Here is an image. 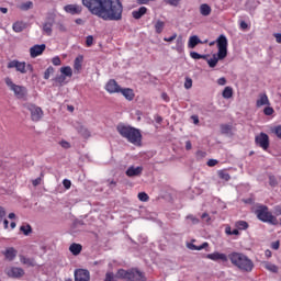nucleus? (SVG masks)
Here are the masks:
<instances>
[{
  "mask_svg": "<svg viewBox=\"0 0 281 281\" xmlns=\"http://www.w3.org/2000/svg\"><path fill=\"white\" fill-rule=\"evenodd\" d=\"M82 5L103 21H122L124 5L120 0H81Z\"/></svg>",
  "mask_w": 281,
  "mask_h": 281,
  "instance_id": "f257e3e1",
  "label": "nucleus"
},
{
  "mask_svg": "<svg viewBox=\"0 0 281 281\" xmlns=\"http://www.w3.org/2000/svg\"><path fill=\"white\" fill-rule=\"evenodd\" d=\"M228 259L239 271H244L245 273H251V271H254V261L245 254L232 252L228 255Z\"/></svg>",
  "mask_w": 281,
  "mask_h": 281,
  "instance_id": "f03ea898",
  "label": "nucleus"
},
{
  "mask_svg": "<svg viewBox=\"0 0 281 281\" xmlns=\"http://www.w3.org/2000/svg\"><path fill=\"white\" fill-rule=\"evenodd\" d=\"M217 43V55L214 54L212 58L206 57V63L209 67L214 68L218 65V60H225L227 58V37L225 35H220L216 40Z\"/></svg>",
  "mask_w": 281,
  "mask_h": 281,
  "instance_id": "7ed1b4c3",
  "label": "nucleus"
},
{
  "mask_svg": "<svg viewBox=\"0 0 281 281\" xmlns=\"http://www.w3.org/2000/svg\"><path fill=\"white\" fill-rule=\"evenodd\" d=\"M117 133L124 139H127L130 144H134V146H142V132L135 127L128 125H117Z\"/></svg>",
  "mask_w": 281,
  "mask_h": 281,
  "instance_id": "20e7f679",
  "label": "nucleus"
},
{
  "mask_svg": "<svg viewBox=\"0 0 281 281\" xmlns=\"http://www.w3.org/2000/svg\"><path fill=\"white\" fill-rule=\"evenodd\" d=\"M116 278L126 281H146V276L137 268H132L130 270L119 269Z\"/></svg>",
  "mask_w": 281,
  "mask_h": 281,
  "instance_id": "39448f33",
  "label": "nucleus"
},
{
  "mask_svg": "<svg viewBox=\"0 0 281 281\" xmlns=\"http://www.w3.org/2000/svg\"><path fill=\"white\" fill-rule=\"evenodd\" d=\"M256 215L259 221L263 223H270L271 225H278V218L269 212V207L266 205H259L256 210Z\"/></svg>",
  "mask_w": 281,
  "mask_h": 281,
  "instance_id": "423d86ee",
  "label": "nucleus"
},
{
  "mask_svg": "<svg viewBox=\"0 0 281 281\" xmlns=\"http://www.w3.org/2000/svg\"><path fill=\"white\" fill-rule=\"evenodd\" d=\"M8 69H15L20 74H27V71H34V67L31 64H25V61H19L16 59L11 60L7 65Z\"/></svg>",
  "mask_w": 281,
  "mask_h": 281,
  "instance_id": "0eeeda50",
  "label": "nucleus"
},
{
  "mask_svg": "<svg viewBox=\"0 0 281 281\" xmlns=\"http://www.w3.org/2000/svg\"><path fill=\"white\" fill-rule=\"evenodd\" d=\"M5 85L10 88L11 91L14 92L15 98H18L19 100H23V98L27 95V89L23 86H18L12 81V79L7 78Z\"/></svg>",
  "mask_w": 281,
  "mask_h": 281,
  "instance_id": "6e6552de",
  "label": "nucleus"
},
{
  "mask_svg": "<svg viewBox=\"0 0 281 281\" xmlns=\"http://www.w3.org/2000/svg\"><path fill=\"white\" fill-rule=\"evenodd\" d=\"M25 109L31 113V120L33 122H40L41 117H43V110L35 104L27 103L25 104Z\"/></svg>",
  "mask_w": 281,
  "mask_h": 281,
  "instance_id": "1a4fd4ad",
  "label": "nucleus"
},
{
  "mask_svg": "<svg viewBox=\"0 0 281 281\" xmlns=\"http://www.w3.org/2000/svg\"><path fill=\"white\" fill-rule=\"evenodd\" d=\"M55 22H56V15L54 13L48 14L45 23L43 24V32H45L47 36H52V32H53L52 27H54Z\"/></svg>",
  "mask_w": 281,
  "mask_h": 281,
  "instance_id": "9d476101",
  "label": "nucleus"
},
{
  "mask_svg": "<svg viewBox=\"0 0 281 281\" xmlns=\"http://www.w3.org/2000/svg\"><path fill=\"white\" fill-rule=\"evenodd\" d=\"M255 142L260 148L263 150H268L269 148V135L266 133H260L258 136H256Z\"/></svg>",
  "mask_w": 281,
  "mask_h": 281,
  "instance_id": "9b49d317",
  "label": "nucleus"
},
{
  "mask_svg": "<svg viewBox=\"0 0 281 281\" xmlns=\"http://www.w3.org/2000/svg\"><path fill=\"white\" fill-rule=\"evenodd\" d=\"M7 276H9V278H23L25 276V270L19 267H11L7 270Z\"/></svg>",
  "mask_w": 281,
  "mask_h": 281,
  "instance_id": "f8f14e48",
  "label": "nucleus"
},
{
  "mask_svg": "<svg viewBox=\"0 0 281 281\" xmlns=\"http://www.w3.org/2000/svg\"><path fill=\"white\" fill-rule=\"evenodd\" d=\"M90 279L89 270L78 269L75 271V281H89Z\"/></svg>",
  "mask_w": 281,
  "mask_h": 281,
  "instance_id": "ddd939ff",
  "label": "nucleus"
},
{
  "mask_svg": "<svg viewBox=\"0 0 281 281\" xmlns=\"http://www.w3.org/2000/svg\"><path fill=\"white\" fill-rule=\"evenodd\" d=\"M121 89L122 88L120 87V85H117V81H115V79L109 80L105 85V91H108V93H120Z\"/></svg>",
  "mask_w": 281,
  "mask_h": 281,
  "instance_id": "4468645a",
  "label": "nucleus"
},
{
  "mask_svg": "<svg viewBox=\"0 0 281 281\" xmlns=\"http://www.w3.org/2000/svg\"><path fill=\"white\" fill-rule=\"evenodd\" d=\"M64 10L67 14H82V7L79 4H67L64 7Z\"/></svg>",
  "mask_w": 281,
  "mask_h": 281,
  "instance_id": "2eb2a0df",
  "label": "nucleus"
},
{
  "mask_svg": "<svg viewBox=\"0 0 281 281\" xmlns=\"http://www.w3.org/2000/svg\"><path fill=\"white\" fill-rule=\"evenodd\" d=\"M2 254L5 260H8L9 262H12V260L16 258V255L19 254V251L14 247H9V248H5V250Z\"/></svg>",
  "mask_w": 281,
  "mask_h": 281,
  "instance_id": "dca6fc26",
  "label": "nucleus"
},
{
  "mask_svg": "<svg viewBox=\"0 0 281 281\" xmlns=\"http://www.w3.org/2000/svg\"><path fill=\"white\" fill-rule=\"evenodd\" d=\"M45 44L42 45H34L30 48L31 58H36L37 56H41L45 52Z\"/></svg>",
  "mask_w": 281,
  "mask_h": 281,
  "instance_id": "f3484780",
  "label": "nucleus"
},
{
  "mask_svg": "<svg viewBox=\"0 0 281 281\" xmlns=\"http://www.w3.org/2000/svg\"><path fill=\"white\" fill-rule=\"evenodd\" d=\"M142 172H144V167L131 166L126 170L125 175L127 177H139L142 175Z\"/></svg>",
  "mask_w": 281,
  "mask_h": 281,
  "instance_id": "a211bd4d",
  "label": "nucleus"
},
{
  "mask_svg": "<svg viewBox=\"0 0 281 281\" xmlns=\"http://www.w3.org/2000/svg\"><path fill=\"white\" fill-rule=\"evenodd\" d=\"M206 258L209 260H214L215 262L218 260H222V262H227V255L221 252L209 254Z\"/></svg>",
  "mask_w": 281,
  "mask_h": 281,
  "instance_id": "6ab92c4d",
  "label": "nucleus"
},
{
  "mask_svg": "<svg viewBox=\"0 0 281 281\" xmlns=\"http://www.w3.org/2000/svg\"><path fill=\"white\" fill-rule=\"evenodd\" d=\"M222 135H227L228 137H232L234 135V126L229 124H222L220 126Z\"/></svg>",
  "mask_w": 281,
  "mask_h": 281,
  "instance_id": "aec40b11",
  "label": "nucleus"
},
{
  "mask_svg": "<svg viewBox=\"0 0 281 281\" xmlns=\"http://www.w3.org/2000/svg\"><path fill=\"white\" fill-rule=\"evenodd\" d=\"M269 97H267L266 93H260L259 94V99L256 102V106L260 108V106H269Z\"/></svg>",
  "mask_w": 281,
  "mask_h": 281,
  "instance_id": "412c9836",
  "label": "nucleus"
},
{
  "mask_svg": "<svg viewBox=\"0 0 281 281\" xmlns=\"http://www.w3.org/2000/svg\"><path fill=\"white\" fill-rule=\"evenodd\" d=\"M75 128L80 135H82V137L87 138L91 135L89 133V130H87V127H85V125H82L81 123H76Z\"/></svg>",
  "mask_w": 281,
  "mask_h": 281,
  "instance_id": "4be33fe9",
  "label": "nucleus"
},
{
  "mask_svg": "<svg viewBox=\"0 0 281 281\" xmlns=\"http://www.w3.org/2000/svg\"><path fill=\"white\" fill-rule=\"evenodd\" d=\"M203 42L201 41V38H199V36L193 35L191 37H189V42H188V47L189 49H194V47H196V45H201Z\"/></svg>",
  "mask_w": 281,
  "mask_h": 281,
  "instance_id": "5701e85b",
  "label": "nucleus"
},
{
  "mask_svg": "<svg viewBox=\"0 0 281 281\" xmlns=\"http://www.w3.org/2000/svg\"><path fill=\"white\" fill-rule=\"evenodd\" d=\"M183 36H178L176 40V46H172V49H175L176 52H178V54H183Z\"/></svg>",
  "mask_w": 281,
  "mask_h": 281,
  "instance_id": "b1692460",
  "label": "nucleus"
},
{
  "mask_svg": "<svg viewBox=\"0 0 281 281\" xmlns=\"http://www.w3.org/2000/svg\"><path fill=\"white\" fill-rule=\"evenodd\" d=\"M69 251L72 256H80L82 252V245L74 243L69 246Z\"/></svg>",
  "mask_w": 281,
  "mask_h": 281,
  "instance_id": "393cba45",
  "label": "nucleus"
},
{
  "mask_svg": "<svg viewBox=\"0 0 281 281\" xmlns=\"http://www.w3.org/2000/svg\"><path fill=\"white\" fill-rule=\"evenodd\" d=\"M188 249H191V251H201L202 249H205L206 247H210V244L207 241H204L201 246H196L192 243L187 244Z\"/></svg>",
  "mask_w": 281,
  "mask_h": 281,
  "instance_id": "a878e982",
  "label": "nucleus"
},
{
  "mask_svg": "<svg viewBox=\"0 0 281 281\" xmlns=\"http://www.w3.org/2000/svg\"><path fill=\"white\" fill-rule=\"evenodd\" d=\"M146 12H148V9L146 7H140L138 10L132 12V16H134V19H142Z\"/></svg>",
  "mask_w": 281,
  "mask_h": 281,
  "instance_id": "bb28decb",
  "label": "nucleus"
},
{
  "mask_svg": "<svg viewBox=\"0 0 281 281\" xmlns=\"http://www.w3.org/2000/svg\"><path fill=\"white\" fill-rule=\"evenodd\" d=\"M200 13L202 14V16H210V14H212V7H210L207 3L201 4Z\"/></svg>",
  "mask_w": 281,
  "mask_h": 281,
  "instance_id": "cd10ccee",
  "label": "nucleus"
},
{
  "mask_svg": "<svg viewBox=\"0 0 281 281\" xmlns=\"http://www.w3.org/2000/svg\"><path fill=\"white\" fill-rule=\"evenodd\" d=\"M20 262H22V265H26V267H36V261L25 256H20Z\"/></svg>",
  "mask_w": 281,
  "mask_h": 281,
  "instance_id": "c85d7f7f",
  "label": "nucleus"
},
{
  "mask_svg": "<svg viewBox=\"0 0 281 281\" xmlns=\"http://www.w3.org/2000/svg\"><path fill=\"white\" fill-rule=\"evenodd\" d=\"M120 93H122V95H124L126 100H133L135 98V93L130 88H125V89L121 88Z\"/></svg>",
  "mask_w": 281,
  "mask_h": 281,
  "instance_id": "c756f323",
  "label": "nucleus"
},
{
  "mask_svg": "<svg viewBox=\"0 0 281 281\" xmlns=\"http://www.w3.org/2000/svg\"><path fill=\"white\" fill-rule=\"evenodd\" d=\"M13 32H23V30H25V27H27V23L23 22V21H18L15 23H13Z\"/></svg>",
  "mask_w": 281,
  "mask_h": 281,
  "instance_id": "7c9ffc66",
  "label": "nucleus"
},
{
  "mask_svg": "<svg viewBox=\"0 0 281 281\" xmlns=\"http://www.w3.org/2000/svg\"><path fill=\"white\" fill-rule=\"evenodd\" d=\"M262 266H263V269H267V271H270L271 273H278V271H279L278 266H276L269 261H265L262 263Z\"/></svg>",
  "mask_w": 281,
  "mask_h": 281,
  "instance_id": "2f4dec72",
  "label": "nucleus"
},
{
  "mask_svg": "<svg viewBox=\"0 0 281 281\" xmlns=\"http://www.w3.org/2000/svg\"><path fill=\"white\" fill-rule=\"evenodd\" d=\"M85 60V57L82 55H79L76 57L75 63H74V69L75 71H80L82 69V61Z\"/></svg>",
  "mask_w": 281,
  "mask_h": 281,
  "instance_id": "473e14b6",
  "label": "nucleus"
},
{
  "mask_svg": "<svg viewBox=\"0 0 281 281\" xmlns=\"http://www.w3.org/2000/svg\"><path fill=\"white\" fill-rule=\"evenodd\" d=\"M60 74L61 76H65V78H71V76H74V70L71 67L66 66L60 68Z\"/></svg>",
  "mask_w": 281,
  "mask_h": 281,
  "instance_id": "72a5a7b5",
  "label": "nucleus"
},
{
  "mask_svg": "<svg viewBox=\"0 0 281 281\" xmlns=\"http://www.w3.org/2000/svg\"><path fill=\"white\" fill-rule=\"evenodd\" d=\"M164 27H166V22L158 20L155 23V32L156 34H161V32H164Z\"/></svg>",
  "mask_w": 281,
  "mask_h": 281,
  "instance_id": "f704fd0d",
  "label": "nucleus"
},
{
  "mask_svg": "<svg viewBox=\"0 0 281 281\" xmlns=\"http://www.w3.org/2000/svg\"><path fill=\"white\" fill-rule=\"evenodd\" d=\"M222 95L225 100H229V98H233L234 95V89L232 87H226L222 92Z\"/></svg>",
  "mask_w": 281,
  "mask_h": 281,
  "instance_id": "c9c22d12",
  "label": "nucleus"
},
{
  "mask_svg": "<svg viewBox=\"0 0 281 281\" xmlns=\"http://www.w3.org/2000/svg\"><path fill=\"white\" fill-rule=\"evenodd\" d=\"M190 56L191 58H193V60H201V59L207 60V58H210V55H201L196 52H191Z\"/></svg>",
  "mask_w": 281,
  "mask_h": 281,
  "instance_id": "e433bc0d",
  "label": "nucleus"
},
{
  "mask_svg": "<svg viewBox=\"0 0 281 281\" xmlns=\"http://www.w3.org/2000/svg\"><path fill=\"white\" fill-rule=\"evenodd\" d=\"M66 80H67V77H65L64 75H59L54 78V82H56L57 85H60V87H63V85H67Z\"/></svg>",
  "mask_w": 281,
  "mask_h": 281,
  "instance_id": "4c0bfd02",
  "label": "nucleus"
},
{
  "mask_svg": "<svg viewBox=\"0 0 281 281\" xmlns=\"http://www.w3.org/2000/svg\"><path fill=\"white\" fill-rule=\"evenodd\" d=\"M20 232H22L24 236H30V234H32V226H30V224L22 225Z\"/></svg>",
  "mask_w": 281,
  "mask_h": 281,
  "instance_id": "58836bf2",
  "label": "nucleus"
},
{
  "mask_svg": "<svg viewBox=\"0 0 281 281\" xmlns=\"http://www.w3.org/2000/svg\"><path fill=\"white\" fill-rule=\"evenodd\" d=\"M278 183H280V178L276 176H269V186H271V188H276Z\"/></svg>",
  "mask_w": 281,
  "mask_h": 281,
  "instance_id": "ea45409f",
  "label": "nucleus"
},
{
  "mask_svg": "<svg viewBox=\"0 0 281 281\" xmlns=\"http://www.w3.org/2000/svg\"><path fill=\"white\" fill-rule=\"evenodd\" d=\"M225 234H227V236H238L240 232H238V229L232 231V226H226Z\"/></svg>",
  "mask_w": 281,
  "mask_h": 281,
  "instance_id": "a19ab883",
  "label": "nucleus"
},
{
  "mask_svg": "<svg viewBox=\"0 0 281 281\" xmlns=\"http://www.w3.org/2000/svg\"><path fill=\"white\" fill-rule=\"evenodd\" d=\"M220 179H223L224 181H229V179H232V177L229 176V173H227L225 170H220L217 172Z\"/></svg>",
  "mask_w": 281,
  "mask_h": 281,
  "instance_id": "79ce46f5",
  "label": "nucleus"
},
{
  "mask_svg": "<svg viewBox=\"0 0 281 281\" xmlns=\"http://www.w3.org/2000/svg\"><path fill=\"white\" fill-rule=\"evenodd\" d=\"M32 8H34V3L32 1L24 2L20 5V10L24 11L32 10Z\"/></svg>",
  "mask_w": 281,
  "mask_h": 281,
  "instance_id": "37998d69",
  "label": "nucleus"
},
{
  "mask_svg": "<svg viewBox=\"0 0 281 281\" xmlns=\"http://www.w3.org/2000/svg\"><path fill=\"white\" fill-rule=\"evenodd\" d=\"M121 280L117 274H113V272H108L105 274V280L104 281H117Z\"/></svg>",
  "mask_w": 281,
  "mask_h": 281,
  "instance_id": "c03bdc74",
  "label": "nucleus"
},
{
  "mask_svg": "<svg viewBox=\"0 0 281 281\" xmlns=\"http://www.w3.org/2000/svg\"><path fill=\"white\" fill-rule=\"evenodd\" d=\"M236 227L237 229H247V227H249V224H247V222L245 221H238L236 222Z\"/></svg>",
  "mask_w": 281,
  "mask_h": 281,
  "instance_id": "a18cd8bd",
  "label": "nucleus"
},
{
  "mask_svg": "<svg viewBox=\"0 0 281 281\" xmlns=\"http://www.w3.org/2000/svg\"><path fill=\"white\" fill-rule=\"evenodd\" d=\"M52 74H54V67L49 66L44 72V80H49Z\"/></svg>",
  "mask_w": 281,
  "mask_h": 281,
  "instance_id": "49530a36",
  "label": "nucleus"
},
{
  "mask_svg": "<svg viewBox=\"0 0 281 281\" xmlns=\"http://www.w3.org/2000/svg\"><path fill=\"white\" fill-rule=\"evenodd\" d=\"M187 221H189L191 225H199L200 223L199 218L194 217V215H188Z\"/></svg>",
  "mask_w": 281,
  "mask_h": 281,
  "instance_id": "de8ad7c7",
  "label": "nucleus"
},
{
  "mask_svg": "<svg viewBox=\"0 0 281 281\" xmlns=\"http://www.w3.org/2000/svg\"><path fill=\"white\" fill-rule=\"evenodd\" d=\"M165 3H168V5H173V8H177L179 3H181V0H164Z\"/></svg>",
  "mask_w": 281,
  "mask_h": 281,
  "instance_id": "09e8293b",
  "label": "nucleus"
},
{
  "mask_svg": "<svg viewBox=\"0 0 281 281\" xmlns=\"http://www.w3.org/2000/svg\"><path fill=\"white\" fill-rule=\"evenodd\" d=\"M184 89H192V78H190V77L186 78Z\"/></svg>",
  "mask_w": 281,
  "mask_h": 281,
  "instance_id": "8fccbe9b",
  "label": "nucleus"
},
{
  "mask_svg": "<svg viewBox=\"0 0 281 281\" xmlns=\"http://www.w3.org/2000/svg\"><path fill=\"white\" fill-rule=\"evenodd\" d=\"M272 133H274V135H277V137H279V139H281V125L276 126L272 130Z\"/></svg>",
  "mask_w": 281,
  "mask_h": 281,
  "instance_id": "3c124183",
  "label": "nucleus"
},
{
  "mask_svg": "<svg viewBox=\"0 0 281 281\" xmlns=\"http://www.w3.org/2000/svg\"><path fill=\"white\" fill-rule=\"evenodd\" d=\"M177 33H173L170 37H164L165 43H172V41H177Z\"/></svg>",
  "mask_w": 281,
  "mask_h": 281,
  "instance_id": "603ef678",
  "label": "nucleus"
},
{
  "mask_svg": "<svg viewBox=\"0 0 281 281\" xmlns=\"http://www.w3.org/2000/svg\"><path fill=\"white\" fill-rule=\"evenodd\" d=\"M139 201L146 202L148 201L149 196L146 194V192L138 193Z\"/></svg>",
  "mask_w": 281,
  "mask_h": 281,
  "instance_id": "864d4df0",
  "label": "nucleus"
},
{
  "mask_svg": "<svg viewBox=\"0 0 281 281\" xmlns=\"http://www.w3.org/2000/svg\"><path fill=\"white\" fill-rule=\"evenodd\" d=\"M86 45H87V47H91V45H93V36L92 35L87 36Z\"/></svg>",
  "mask_w": 281,
  "mask_h": 281,
  "instance_id": "5fc2aeb1",
  "label": "nucleus"
},
{
  "mask_svg": "<svg viewBox=\"0 0 281 281\" xmlns=\"http://www.w3.org/2000/svg\"><path fill=\"white\" fill-rule=\"evenodd\" d=\"M273 112H274L273 108H271V106H267L263 110L265 115H273Z\"/></svg>",
  "mask_w": 281,
  "mask_h": 281,
  "instance_id": "6e6d98bb",
  "label": "nucleus"
},
{
  "mask_svg": "<svg viewBox=\"0 0 281 281\" xmlns=\"http://www.w3.org/2000/svg\"><path fill=\"white\" fill-rule=\"evenodd\" d=\"M59 144L61 148H66V149L71 148V144H69V142L67 140H61Z\"/></svg>",
  "mask_w": 281,
  "mask_h": 281,
  "instance_id": "4d7b16f0",
  "label": "nucleus"
},
{
  "mask_svg": "<svg viewBox=\"0 0 281 281\" xmlns=\"http://www.w3.org/2000/svg\"><path fill=\"white\" fill-rule=\"evenodd\" d=\"M273 211H274V214H276L277 216H281V204L276 205V206L273 207Z\"/></svg>",
  "mask_w": 281,
  "mask_h": 281,
  "instance_id": "13d9d810",
  "label": "nucleus"
},
{
  "mask_svg": "<svg viewBox=\"0 0 281 281\" xmlns=\"http://www.w3.org/2000/svg\"><path fill=\"white\" fill-rule=\"evenodd\" d=\"M52 63H53V65H55V67H59V65L61 64L60 57H54L52 59Z\"/></svg>",
  "mask_w": 281,
  "mask_h": 281,
  "instance_id": "bf43d9fd",
  "label": "nucleus"
},
{
  "mask_svg": "<svg viewBox=\"0 0 281 281\" xmlns=\"http://www.w3.org/2000/svg\"><path fill=\"white\" fill-rule=\"evenodd\" d=\"M63 186H64V188H66V190H69V188H71V181L68 179H65L63 181Z\"/></svg>",
  "mask_w": 281,
  "mask_h": 281,
  "instance_id": "052dcab7",
  "label": "nucleus"
},
{
  "mask_svg": "<svg viewBox=\"0 0 281 281\" xmlns=\"http://www.w3.org/2000/svg\"><path fill=\"white\" fill-rule=\"evenodd\" d=\"M216 164H218V160H216V159H210V160L207 161V166H209L210 168H214V166H216Z\"/></svg>",
  "mask_w": 281,
  "mask_h": 281,
  "instance_id": "680f3d73",
  "label": "nucleus"
},
{
  "mask_svg": "<svg viewBox=\"0 0 281 281\" xmlns=\"http://www.w3.org/2000/svg\"><path fill=\"white\" fill-rule=\"evenodd\" d=\"M201 218H202V221H205V223H210V221H211L210 214H207V213H203Z\"/></svg>",
  "mask_w": 281,
  "mask_h": 281,
  "instance_id": "e2e57ef3",
  "label": "nucleus"
},
{
  "mask_svg": "<svg viewBox=\"0 0 281 281\" xmlns=\"http://www.w3.org/2000/svg\"><path fill=\"white\" fill-rule=\"evenodd\" d=\"M217 85H220L221 87H224V85H227V79H225V77H222L217 80Z\"/></svg>",
  "mask_w": 281,
  "mask_h": 281,
  "instance_id": "0e129e2a",
  "label": "nucleus"
},
{
  "mask_svg": "<svg viewBox=\"0 0 281 281\" xmlns=\"http://www.w3.org/2000/svg\"><path fill=\"white\" fill-rule=\"evenodd\" d=\"M3 218H5V209L0 206V223H1V221H3Z\"/></svg>",
  "mask_w": 281,
  "mask_h": 281,
  "instance_id": "69168bd1",
  "label": "nucleus"
},
{
  "mask_svg": "<svg viewBox=\"0 0 281 281\" xmlns=\"http://www.w3.org/2000/svg\"><path fill=\"white\" fill-rule=\"evenodd\" d=\"M32 184L36 188V186H41V178H37L32 181Z\"/></svg>",
  "mask_w": 281,
  "mask_h": 281,
  "instance_id": "338daca9",
  "label": "nucleus"
},
{
  "mask_svg": "<svg viewBox=\"0 0 281 281\" xmlns=\"http://www.w3.org/2000/svg\"><path fill=\"white\" fill-rule=\"evenodd\" d=\"M274 38H276L277 43H281V34L280 33H276Z\"/></svg>",
  "mask_w": 281,
  "mask_h": 281,
  "instance_id": "774afa93",
  "label": "nucleus"
}]
</instances>
